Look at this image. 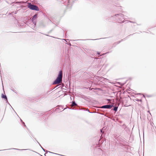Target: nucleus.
Instances as JSON below:
<instances>
[{"instance_id": "obj_3", "label": "nucleus", "mask_w": 156, "mask_h": 156, "mask_svg": "<svg viewBox=\"0 0 156 156\" xmlns=\"http://www.w3.org/2000/svg\"><path fill=\"white\" fill-rule=\"evenodd\" d=\"M112 107V106L110 105H107L103 106L101 107V108H111Z\"/></svg>"}, {"instance_id": "obj_2", "label": "nucleus", "mask_w": 156, "mask_h": 156, "mask_svg": "<svg viewBox=\"0 0 156 156\" xmlns=\"http://www.w3.org/2000/svg\"><path fill=\"white\" fill-rule=\"evenodd\" d=\"M62 81V79H56L53 83V84H59Z\"/></svg>"}, {"instance_id": "obj_4", "label": "nucleus", "mask_w": 156, "mask_h": 156, "mask_svg": "<svg viewBox=\"0 0 156 156\" xmlns=\"http://www.w3.org/2000/svg\"><path fill=\"white\" fill-rule=\"evenodd\" d=\"M62 71H59L58 77L57 78H62Z\"/></svg>"}, {"instance_id": "obj_6", "label": "nucleus", "mask_w": 156, "mask_h": 156, "mask_svg": "<svg viewBox=\"0 0 156 156\" xmlns=\"http://www.w3.org/2000/svg\"><path fill=\"white\" fill-rule=\"evenodd\" d=\"M2 98L5 99L6 101H7L6 96L5 95H4L3 94H2Z\"/></svg>"}, {"instance_id": "obj_5", "label": "nucleus", "mask_w": 156, "mask_h": 156, "mask_svg": "<svg viewBox=\"0 0 156 156\" xmlns=\"http://www.w3.org/2000/svg\"><path fill=\"white\" fill-rule=\"evenodd\" d=\"M37 17V14H35L33 17V18H32V21H33L35 20Z\"/></svg>"}, {"instance_id": "obj_8", "label": "nucleus", "mask_w": 156, "mask_h": 156, "mask_svg": "<svg viewBox=\"0 0 156 156\" xmlns=\"http://www.w3.org/2000/svg\"><path fill=\"white\" fill-rule=\"evenodd\" d=\"M117 109V107H115L114 108V110L115 111H116Z\"/></svg>"}, {"instance_id": "obj_7", "label": "nucleus", "mask_w": 156, "mask_h": 156, "mask_svg": "<svg viewBox=\"0 0 156 156\" xmlns=\"http://www.w3.org/2000/svg\"><path fill=\"white\" fill-rule=\"evenodd\" d=\"M76 103L75 102H73L72 104L71 105L72 107L76 105Z\"/></svg>"}, {"instance_id": "obj_1", "label": "nucleus", "mask_w": 156, "mask_h": 156, "mask_svg": "<svg viewBox=\"0 0 156 156\" xmlns=\"http://www.w3.org/2000/svg\"><path fill=\"white\" fill-rule=\"evenodd\" d=\"M28 7L30 9L33 10H35L36 11H38L39 9L37 6L35 5H32L31 3H28Z\"/></svg>"}, {"instance_id": "obj_9", "label": "nucleus", "mask_w": 156, "mask_h": 156, "mask_svg": "<svg viewBox=\"0 0 156 156\" xmlns=\"http://www.w3.org/2000/svg\"><path fill=\"white\" fill-rule=\"evenodd\" d=\"M101 132H102V129H101Z\"/></svg>"}]
</instances>
